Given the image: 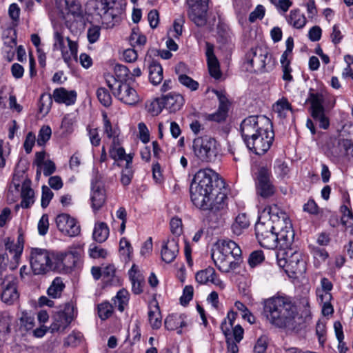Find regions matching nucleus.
<instances>
[{
  "label": "nucleus",
  "instance_id": "nucleus-48",
  "mask_svg": "<svg viewBox=\"0 0 353 353\" xmlns=\"http://www.w3.org/2000/svg\"><path fill=\"white\" fill-rule=\"evenodd\" d=\"M286 49L282 54L280 63L281 65L290 64L294 48V39L292 37H288L285 41Z\"/></svg>",
  "mask_w": 353,
  "mask_h": 353
},
{
  "label": "nucleus",
  "instance_id": "nucleus-49",
  "mask_svg": "<svg viewBox=\"0 0 353 353\" xmlns=\"http://www.w3.org/2000/svg\"><path fill=\"white\" fill-rule=\"evenodd\" d=\"M97 97L99 101L105 107L111 105L112 99L109 90L105 88H99L97 90Z\"/></svg>",
  "mask_w": 353,
  "mask_h": 353
},
{
  "label": "nucleus",
  "instance_id": "nucleus-35",
  "mask_svg": "<svg viewBox=\"0 0 353 353\" xmlns=\"http://www.w3.org/2000/svg\"><path fill=\"white\" fill-rule=\"evenodd\" d=\"M272 110L279 117L285 118L288 113L292 111V106L288 100L283 97L274 103Z\"/></svg>",
  "mask_w": 353,
  "mask_h": 353
},
{
  "label": "nucleus",
  "instance_id": "nucleus-31",
  "mask_svg": "<svg viewBox=\"0 0 353 353\" xmlns=\"http://www.w3.org/2000/svg\"><path fill=\"white\" fill-rule=\"evenodd\" d=\"M21 206L23 208H28L34 202V192L30 188V181H25L21 187Z\"/></svg>",
  "mask_w": 353,
  "mask_h": 353
},
{
  "label": "nucleus",
  "instance_id": "nucleus-15",
  "mask_svg": "<svg viewBox=\"0 0 353 353\" xmlns=\"http://www.w3.org/2000/svg\"><path fill=\"white\" fill-rule=\"evenodd\" d=\"M56 223L58 229L65 235L76 236L80 234V225L77 220L69 214H61L57 216Z\"/></svg>",
  "mask_w": 353,
  "mask_h": 353
},
{
  "label": "nucleus",
  "instance_id": "nucleus-32",
  "mask_svg": "<svg viewBox=\"0 0 353 353\" xmlns=\"http://www.w3.org/2000/svg\"><path fill=\"white\" fill-rule=\"evenodd\" d=\"M349 139H340L336 145H334L330 149V154L335 161H340L345 160V153L347 148H350Z\"/></svg>",
  "mask_w": 353,
  "mask_h": 353
},
{
  "label": "nucleus",
  "instance_id": "nucleus-14",
  "mask_svg": "<svg viewBox=\"0 0 353 353\" xmlns=\"http://www.w3.org/2000/svg\"><path fill=\"white\" fill-rule=\"evenodd\" d=\"M83 254V248L80 245L70 247L67 252L56 254V265L71 268L79 261Z\"/></svg>",
  "mask_w": 353,
  "mask_h": 353
},
{
  "label": "nucleus",
  "instance_id": "nucleus-45",
  "mask_svg": "<svg viewBox=\"0 0 353 353\" xmlns=\"http://www.w3.org/2000/svg\"><path fill=\"white\" fill-rule=\"evenodd\" d=\"M343 213L341 217V223L345 226V230L350 234H353V214L345 205L341 207Z\"/></svg>",
  "mask_w": 353,
  "mask_h": 353
},
{
  "label": "nucleus",
  "instance_id": "nucleus-29",
  "mask_svg": "<svg viewBox=\"0 0 353 353\" xmlns=\"http://www.w3.org/2000/svg\"><path fill=\"white\" fill-rule=\"evenodd\" d=\"M250 219L245 213H239L231 225L234 234L239 236L250 226Z\"/></svg>",
  "mask_w": 353,
  "mask_h": 353
},
{
  "label": "nucleus",
  "instance_id": "nucleus-42",
  "mask_svg": "<svg viewBox=\"0 0 353 353\" xmlns=\"http://www.w3.org/2000/svg\"><path fill=\"white\" fill-rule=\"evenodd\" d=\"M334 328L335 335L338 341L337 349L339 353H347L348 347L344 342V334L343 332V327L339 321H336L334 323Z\"/></svg>",
  "mask_w": 353,
  "mask_h": 353
},
{
  "label": "nucleus",
  "instance_id": "nucleus-43",
  "mask_svg": "<svg viewBox=\"0 0 353 353\" xmlns=\"http://www.w3.org/2000/svg\"><path fill=\"white\" fill-rule=\"evenodd\" d=\"M103 132L112 142L119 141V132L116 128H113L105 112L103 113Z\"/></svg>",
  "mask_w": 353,
  "mask_h": 353
},
{
  "label": "nucleus",
  "instance_id": "nucleus-50",
  "mask_svg": "<svg viewBox=\"0 0 353 353\" xmlns=\"http://www.w3.org/2000/svg\"><path fill=\"white\" fill-rule=\"evenodd\" d=\"M132 163H125V167L121 170V182L123 185L130 183L133 177Z\"/></svg>",
  "mask_w": 353,
  "mask_h": 353
},
{
  "label": "nucleus",
  "instance_id": "nucleus-10",
  "mask_svg": "<svg viewBox=\"0 0 353 353\" xmlns=\"http://www.w3.org/2000/svg\"><path fill=\"white\" fill-rule=\"evenodd\" d=\"M255 187L256 194L263 199L270 198L274 194L276 188L273 185L270 169L265 167H261L259 169L255 181Z\"/></svg>",
  "mask_w": 353,
  "mask_h": 353
},
{
  "label": "nucleus",
  "instance_id": "nucleus-13",
  "mask_svg": "<svg viewBox=\"0 0 353 353\" xmlns=\"http://www.w3.org/2000/svg\"><path fill=\"white\" fill-rule=\"evenodd\" d=\"M209 0H186L188 6V14L197 26H204L207 22L208 2Z\"/></svg>",
  "mask_w": 353,
  "mask_h": 353
},
{
  "label": "nucleus",
  "instance_id": "nucleus-20",
  "mask_svg": "<svg viewBox=\"0 0 353 353\" xmlns=\"http://www.w3.org/2000/svg\"><path fill=\"white\" fill-rule=\"evenodd\" d=\"M106 195L103 187L97 182L92 183L90 201L94 212L99 211L105 204Z\"/></svg>",
  "mask_w": 353,
  "mask_h": 353
},
{
  "label": "nucleus",
  "instance_id": "nucleus-30",
  "mask_svg": "<svg viewBox=\"0 0 353 353\" xmlns=\"http://www.w3.org/2000/svg\"><path fill=\"white\" fill-rule=\"evenodd\" d=\"M13 317L9 313H3L0 316V345L7 339L11 331Z\"/></svg>",
  "mask_w": 353,
  "mask_h": 353
},
{
  "label": "nucleus",
  "instance_id": "nucleus-34",
  "mask_svg": "<svg viewBox=\"0 0 353 353\" xmlns=\"http://www.w3.org/2000/svg\"><path fill=\"white\" fill-rule=\"evenodd\" d=\"M109 236V228L104 222L97 223L94 225L92 236L99 243L104 242Z\"/></svg>",
  "mask_w": 353,
  "mask_h": 353
},
{
  "label": "nucleus",
  "instance_id": "nucleus-37",
  "mask_svg": "<svg viewBox=\"0 0 353 353\" xmlns=\"http://www.w3.org/2000/svg\"><path fill=\"white\" fill-rule=\"evenodd\" d=\"M102 277L107 284L116 285L119 283V279L116 275V268L113 265H106L102 270Z\"/></svg>",
  "mask_w": 353,
  "mask_h": 353
},
{
  "label": "nucleus",
  "instance_id": "nucleus-64",
  "mask_svg": "<svg viewBox=\"0 0 353 353\" xmlns=\"http://www.w3.org/2000/svg\"><path fill=\"white\" fill-rule=\"evenodd\" d=\"M264 259V256L262 251H254L249 257V264L251 267H255L261 263Z\"/></svg>",
  "mask_w": 353,
  "mask_h": 353
},
{
  "label": "nucleus",
  "instance_id": "nucleus-38",
  "mask_svg": "<svg viewBox=\"0 0 353 353\" xmlns=\"http://www.w3.org/2000/svg\"><path fill=\"white\" fill-rule=\"evenodd\" d=\"M5 246L6 250H8L10 254H13L14 260L17 261L23 250V243L20 240V238L18 239L17 243L10 241V239H7L5 242Z\"/></svg>",
  "mask_w": 353,
  "mask_h": 353
},
{
  "label": "nucleus",
  "instance_id": "nucleus-28",
  "mask_svg": "<svg viewBox=\"0 0 353 353\" xmlns=\"http://www.w3.org/2000/svg\"><path fill=\"white\" fill-rule=\"evenodd\" d=\"M109 154L115 161H124L125 163H132L133 154H126L125 149L120 145L119 140L112 143Z\"/></svg>",
  "mask_w": 353,
  "mask_h": 353
},
{
  "label": "nucleus",
  "instance_id": "nucleus-7",
  "mask_svg": "<svg viewBox=\"0 0 353 353\" xmlns=\"http://www.w3.org/2000/svg\"><path fill=\"white\" fill-rule=\"evenodd\" d=\"M193 152L200 161L203 162H212L215 161L218 150L216 141L210 137H198L192 142Z\"/></svg>",
  "mask_w": 353,
  "mask_h": 353
},
{
  "label": "nucleus",
  "instance_id": "nucleus-56",
  "mask_svg": "<svg viewBox=\"0 0 353 353\" xmlns=\"http://www.w3.org/2000/svg\"><path fill=\"white\" fill-rule=\"evenodd\" d=\"M179 81L192 91H195L199 88V83L186 74H180Z\"/></svg>",
  "mask_w": 353,
  "mask_h": 353
},
{
  "label": "nucleus",
  "instance_id": "nucleus-40",
  "mask_svg": "<svg viewBox=\"0 0 353 353\" xmlns=\"http://www.w3.org/2000/svg\"><path fill=\"white\" fill-rule=\"evenodd\" d=\"M308 100L311 103L312 115L325 111L323 105L324 99L321 94L311 93Z\"/></svg>",
  "mask_w": 353,
  "mask_h": 353
},
{
  "label": "nucleus",
  "instance_id": "nucleus-9",
  "mask_svg": "<svg viewBox=\"0 0 353 353\" xmlns=\"http://www.w3.org/2000/svg\"><path fill=\"white\" fill-rule=\"evenodd\" d=\"M108 84L114 97L120 101L127 105H133L140 101L136 90L126 82L116 81L113 85L108 81Z\"/></svg>",
  "mask_w": 353,
  "mask_h": 353
},
{
  "label": "nucleus",
  "instance_id": "nucleus-6",
  "mask_svg": "<svg viewBox=\"0 0 353 353\" xmlns=\"http://www.w3.org/2000/svg\"><path fill=\"white\" fill-rule=\"evenodd\" d=\"M30 263L34 274H44L52 269L54 264L56 265V254L46 249L31 248Z\"/></svg>",
  "mask_w": 353,
  "mask_h": 353
},
{
  "label": "nucleus",
  "instance_id": "nucleus-19",
  "mask_svg": "<svg viewBox=\"0 0 353 353\" xmlns=\"http://www.w3.org/2000/svg\"><path fill=\"white\" fill-rule=\"evenodd\" d=\"M19 298V293L17 290V281L15 278L11 277L6 284L2 286L1 299L4 303L13 305Z\"/></svg>",
  "mask_w": 353,
  "mask_h": 353
},
{
  "label": "nucleus",
  "instance_id": "nucleus-12",
  "mask_svg": "<svg viewBox=\"0 0 353 353\" xmlns=\"http://www.w3.org/2000/svg\"><path fill=\"white\" fill-rule=\"evenodd\" d=\"M53 50H59L61 52V56L65 63L69 64L72 59H77L78 52V45L75 41L67 37L68 50L66 48L63 36L58 31L54 32Z\"/></svg>",
  "mask_w": 353,
  "mask_h": 353
},
{
  "label": "nucleus",
  "instance_id": "nucleus-63",
  "mask_svg": "<svg viewBox=\"0 0 353 353\" xmlns=\"http://www.w3.org/2000/svg\"><path fill=\"white\" fill-rule=\"evenodd\" d=\"M275 173L281 177L286 176L289 172V168L285 162L281 160H276L274 163Z\"/></svg>",
  "mask_w": 353,
  "mask_h": 353
},
{
  "label": "nucleus",
  "instance_id": "nucleus-47",
  "mask_svg": "<svg viewBox=\"0 0 353 353\" xmlns=\"http://www.w3.org/2000/svg\"><path fill=\"white\" fill-rule=\"evenodd\" d=\"M146 37L139 28H133L130 36V42L132 47L143 46L146 43Z\"/></svg>",
  "mask_w": 353,
  "mask_h": 353
},
{
  "label": "nucleus",
  "instance_id": "nucleus-62",
  "mask_svg": "<svg viewBox=\"0 0 353 353\" xmlns=\"http://www.w3.org/2000/svg\"><path fill=\"white\" fill-rule=\"evenodd\" d=\"M52 103V96L50 94H42L40 97L39 110L41 112H48Z\"/></svg>",
  "mask_w": 353,
  "mask_h": 353
},
{
  "label": "nucleus",
  "instance_id": "nucleus-41",
  "mask_svg": "<svg viewBox=\"0 0 353 353\" xmlns=\"http://www.w3.org/2000/svg\"><path fill=\"white\" fill-rule=\"evenodd\" d=\"M148 319L150 325L154 329H158L161 325V315L157 303L150 307Z\"/></svg>",
  "mask_w": 353,
  "mask_h": 353
},
{
  "label": "nucleus",
  "instance_id": "nucleus-33",
  "mask_svg": "<svg viewBox=\"0 0 353 353\" xmlns=\"http://www.w3.org/2000/svg\"><path fill=\"white\" fill-rule=\"evenodd\" d=\"M288 24L296 29L303 28L307 22L305 15L299 10H292L286 17Z\"/></svg>",
  "mask_w": 353,
  "mask_h": 353
},
{
  "label": "nucleus",
  "instance_id": "nucleus-23",
  "mask_svg": "<svg viewBox=\"0 0 353 353\" xmlns=\"http://www.w3.org/2000/svg\"><path fill=\"white\" fill-rule=\"evenodd\" d=\"M161 103L170 112H175L183 105L184 99L180 94L170 92L161 98Z\"/></svg>",
  "mask_w": 353,
  "mask_h": 353
},
{
  "label": "nucleus",
  "instance_id": "nucleus-55",
  "mask_svg": "<svg viewBox=\"0 0 353 353\" xmlns=\"http://www.w3.org/2000/svg\"><path fill=\"white\" fill-rule=\"evenodd\" d=\"M114 72L117 78L119 79V81L126 82L130 79V70L123 65H117L114 68Z\"/></svg>",
  "mask_w": 353,
  "mask_h": 353
},
{
  "label": "nucleus",
  "instance_id": "nucleus-36",
  "mask_svg": "<svg viewBox=\"0 0 353 353\" xmlns=\"http://www.w3.org/2000/svg\"><path fill=\"white\" fill-rule=\"evenodd\" d=\"M149 78L153 85L159 84L163 79V68L161 65L155 61H152L149 66Z\"/></svg>",
  "mask_w": 353,
  "mask_h": 353
},
{
  "label": "nucleus",
  "instance_id": "nucleus-52",
  "mask_svg": "<svg viewBox=\"0 0 353 353\" xmlns=\"http://www.w3.org/2000/svg\"><path fill=\"white\" fill-rule=\"evenodd\" d=\"M228 103H219L218 110L211 115V119L216 122L224 121L228 114Z\"/></svg>",
  "mask_w": 353,
  "mask_h": 353
},
{
  "label": "nucleus",
  "instance_id": "nucleus-3",
  "mask_svg": "<svg viewBox=\"0 0 353 353\" xmlns=\"http://www.w3.org/2000/svg\"><path fill=\"white\" fill-rule=\"evenodd\" d=\"M263 313L268 322L279 328L294 330L300 323L297 308L288 296H274L264 303Z\"/></svg>",
  "mask_w": 353,
  "mask_h": 353
},
{
  "label": "nucleus",
  "instance_id": "nucleus-54",
  "mask_svg": "<svg viewBox=\"0 0 353 353\" xmlns=\"http://www.w3.org/2000/svg\"><path fill=\"white\" fill-rule=\"evenodd\" d=\"M74 122V117L70 114L65 115L62 120L61 125L63 133L65 134L72 133Z\"/></svg>",
  "mask_w": 353,
  "mask_h": 353
},
{
  "label": "nucleus",
  "instance_id": "nucleus-18",
  "mask_svg": "<svg viewBox=\"0 0 353 353\" xmlns=\"http://www.w3.org/2000/svg\"><path fill=\"white\" fill-rule=\"evenodd\" d=\"M195 279L200 284L210 283L220 290H223L225 287V283L219 278L214 269L212 267H208L205 270L199 271L196 274Z\"/></svg>",
  "mask_w": 353,
  "mask_h": 353
},
{
  "label": "nucleus",
  "instance_id": "nucleus-58",
  "mask_svg": "<svg viewBox=\"0 0 353 353\" xmlns=\"http://www.w3.org/2000/svg\"><path fill=\"white\" fill-rule=\"evenodd\" d=\"M54 194L49 187L46 185L42 186V194L41 199V205L43 208L48 206L50 201L53 198Z\"/></svg>",
  "mask_w": 353,
  "mask_h": 353
},
{
  "label": "nucleus",
  "instance_id": "nucleus-5",
  "mask_svg": "<svg viewBox=\"0 0 353 353\" xmlns=\"http://www.w3.org/2000/svg\"><path fill=\"white\" fill-rule=\"evenodd\" d=\"M274 67V60L266 47L252 48L245 54L244 68L248 72H268L272 70Z\"/></svg>",
  "mask_w": 353,
  "mask_h": 353
},
{
  "label": "nucleus",
  "instance_id": "nucleus-27",
  "mask_svg": "<svg viewBox=\"0 0 353 353\" xmlns=\"http://www.w3.org/2000/svg\"><path fill=\"white\" fill-rule=\"evenodd\" d=\"M187 325L186 316L183 314H172L165 320V327L169 330H177L181 334V328Z\"/></svg>",
  "mask_w": 353,
  "mask_h": 353
},
{
  "label": "nucleus",
  "instance_id": "nucleus-24",
  "mask_svg": "<svg viewBox=\"0 0 353 353\" xmlns=\"http://www.w3.org/2000/svg\"><path fill=\"white\" fill-rule=\"evenodd\" d=\"M205 55L208 70L210 75L216 79H219L221 76L219 63L214 53V46L208 42L205 44Z\"/></svg>",
  "mask_w": 353,
  "mask_h": 353
},
{
  "label": "nucleus",
  "instance_id": "nucleus-60",
  "mask_svg": "<svg viewBox=\"0 0 353 353\" xmlns=\"http://www.w3.org/2000/svg\"><path fill=\"white\" fill-rule=\"evenodd\" d=\"M101 34V28L98 26H92L88 28L87 37L90 43L97 42Z\"/></svg>",
  "mask_w": 353,
  "mask_h": 353
},
{
  "label": "nucleus",
  "instance_id": "nucleus-17",
  "mask_svg": "<svg viewBox=\"0 0 353 353\" xmlns=\"http://www.w3.org/2000/svg\"><path fill=\"white\" fill-rule=\"evenodd\" d=\"M114 0H90L88 5L94 14L100 16L103 23H108L113 19V14L109 12L114 6Z\"/></svg>",
  "mask_w": 353,
  "mask_h": 353
},
{
  "label": "nucleus",
  "instance_id": "nucleus-46",
  "mask_svg": "<svg viewBox=\"0 0 353 353\" xmlns=\"http://www.w3.org/2000/svg\"><path fill=\"white\" fill-rule=\"evenodd\" d=\"M129 301V294L128 292L124 289L120 290L114 299V303L115 307L117 309L123 312L125 310V307L127 306Z\"/></svg>",
  "mask_w": 353,
  "mask_h": 353
},
{
  "label": "nucleus",
  "instance_id": "nucleus-4",
  "mask_svg": "<svg viewBox=\"0 0 353 353\" xmlns=\"http://www.w3.org/2000/svg\"><path fill=\"white\" fill-rule=\"evenodd\" d=\"M211 256L216 268L223 273H228L239 266L241 250L234 241L221 239L214 245Z\"/></svg>",
  "mask_w": 353,
  "mask_h": 353
},
{
  "label": "nucleus",
  "instance_id": "nucleus-26",
  "mask_svg": "<svg viewBox=\"0 0 353 353\" xmlns=\"http://www.w3.org/2000/svg\"><path fill=\"white\" fill-rule=\"evenodd\" d=\"M52 98L56 103L70 105L76 101L77 92L74 90L68 91L64 88H59L53 91Z\"/></svg>",
  "mask_w": 353,
  "mask_h": 353
},
{
  "label": "nucleus",
  "instance_id": "nucleus-53",
  "mask_svg": "<svg viewBox=\"0 0 353 353\" xmlns=\"http://www.w3.org/2000/svg\"><path fill=\"white\" fill-rule=\"evenodd\" d=\"M52 130L48 125H43L39 132L38 138L37 139V144L43 145L50 138Z\"/></svg>",
  "mask_w": 353,
  "mask_h": 353
},
{
  "label": "nucleus",
  "instance_id": "nucleus-59",
  "mask_svg": "<svg viewBox=\"0 0 353 353\" xmlns=\"http://www.w3.org/2000/svg\"><path fill=\"white\" fill-rule=\"evenodd\" d=\"M68 12L73 16L79 17L82 14L81 6L77 1H65Z\"/></svg>",
  "mask_w": 353,
  "mask_h": 353
},
{
  "label": "nucleus",
  "instance_id": "nucleus-22",
  "mask_svg": "<svg viewBox=\"0 0 353 353\" xmlns=\"http://www.w3.org/2000/svg\"><path fill=\"white\" fill-rule=\"evenodd\" d=\"M72 319V316L65 311L59 312L54 315L53 322L49 327V331L51 333L63 332L70 324Z\"/></svg>",
  "mask_w": 353,
  "mask_h": 353
},
{
  "label": "nucleus",
  "instance_id": "nucleus-51",
  "mask_svg": "<svg viewBox=\"0 0 353 353\" xmlns=\"http://www.w3.org/2000/svg\"><path fill=\"white\" fill-rule=\"evenodd\" d=\"M98 314L101 320L108 319L112 314V305L108 301L103 302L98 305Z\"/></svg>",
  "mask_w": 353,
  "mask_h": 353
},
{
  "label": "nucleus",
  "instance_id": "nucleus-1",
  "mask_svg": "<svg viewBox=\"0 0 353 353\" xmlns=\"http://www.w3.org/2000/svg\"><path fill=\"white\" fill-rule=\"evenodd\" d=\"M255 233L261 246L269 250L287 249L294 236L288 215L276 205L266 206L260 212Z\"/></svg>",
  "mask_w": 353,
  "mask_h": 353
},
{
  "label": "nucleus",
  "instance_id": "nucleus-11",
  "mask_svg": "<svg viewBox=\"0 0 353 353\" xmlns=\"http://www.w3.org/2000/svg\"><path fill=\"white\" fill-rule=\"evenodd\" d=\"M270 121L263 117L250 116L245 118L241 124V132L244 142L259 133L261 130L269 126Z\"/></svg>",
  "mask_w": 353,
  "mask_h": 353
},
{
  "label": "nucleus",
  "instance_id": "nucleus-16",
  "mask_svg": "<svg viewBox=\"0 0 353 353\" xmlns=\"http://www.w3.org/2000/svg\"><path fill=\"white\" fill-rule=\"evenodd\" d=\"M285 265L288 270L294 274H303L306 270V261L300 251L292 252L290 250L286 252V258L285 259Z\"/></svg>",
  "mask_w": 353,
  "mask_h": 353
},
{
  "label": "nucleus",
  "instance_id": "nucleus-44",
  "mask_svg": "<svg viewBox=\"0 0 353 353\" xmlns=\"http://www.w3.org/2000/svg\"><path fill=\"white\" fill-rule=\"evenodd\" d=\"M65 288L61 278H56L52 281L51 285L48 289V294L54 299L59 297Z\"/></svg>",
  "mask_w": 353,
  "mask_h": 353
},
{
  "label": "nucleus",
  "instance_id": "nucleus-25",
  "mask_svg": "<svg viewBox=\"0 0 353 353\" xmlns=\"http://www.w3.org/2000/svg\"><path fill=\"white\" fill-rule=\"evenodd\" d=\"M129 278L132 284V290L135 294L143 292L145 281L143 274L141 273L139 267L135 264L132 265L128 272Z\"/></svg>",
  "mask_w": 353,
  "mask_h": 353
},
{
  "label": "nucleus",
  "instance_id": "nucleus-57",
  "mask_svg": "<svg viewBox=\"0 0 353 353\" xmlns=\"http://www.w3.org/2000/svg\"><path fill=\"white\" fill-rule=\"evenodd\" d=\"M82 334L81 332H72L70 334L64 341L65 346H77L79 345L82 339Z\"/></svg>",
  "mask_w": 353,
  "mask_h": 353
},
{
  "label": "nucleus",
  "instance_id": "nucleus-39",
  "mask_svg": "<svg viewBox=\"0 0 353 353\" xmlns=\"http://www.w3.org/2000/svg\"><path fill=\"white\" fill-rule=\"evenodd\" d=\"M19 329L21 332L32 331L35 326L34 317L28 312H22L19 317Z\"/></svg>",
  "mask_w": 353,
  "mask_h": 353
},
{
  "label": "nucleus",
  "instance_id": "nucleus-8",
  "mask_svg": "<svg viewBox=\"0 0 353 353\" xmlns=\"http://www.w3.org/2000/svg\"><path fill=\"white\" fill-rule=\"evenodd\" d=\"M274 137L272 126H266L263 130L252 137L245 143L248 148L258 155L264 154L272 144Z\"/></svg>",
  "mask_w": 353,
  "mask_h": 353
},
{
  "label": "nucleus",
  "instance_id": "nucleus-21",
  "mask_svg": "<svg viewBox=\"0 0 353 353\" xmlns=\"http://www.w3.org/2000/svg\"><path fill=\"white\" fill-rule=\"evenodd\" d=\"M179 250L177 239L172 238L163 241L161 250L162 260L167 263L172 262L176 257Z\"/></svg>",
  "mask_w": 353,
  "mask_h": 353
},
{
  "label": "nucleus",
  "instance_id": "nucleus-2",
  "mask_svg": "<svg viewBox=\"0 0 353 353\" xmlns=\"http://www.w3.org/2000/svg\"><path fill=\"white\" fill-rule=\"evenodd\" d=\"M216 173L210 168L199 170L194 176L190 185V196L194 205L203 210H219L225 205L224 194L220 193L214 199V183Z\"/></svg>",
  "mask_w": 353,
  "mask_h": 353
},
{
  "label": "nucleus",
  "instance_id": "nucleus-61",
  "mask_svg": "<svg viewBox=\"0 0 353 353\" xmlns=\"http://www.w3.org/2000/svg\"><path fill=\"white\" fill-rule=\"evenodd\" d=\"M265 9L262 5H258L255 9L250 14L249 21L254 23L256 20L262 19L265 15Z\"/></svg>",
  "mask_w": 353,
  "mask_h": 353
}]
</instances>
